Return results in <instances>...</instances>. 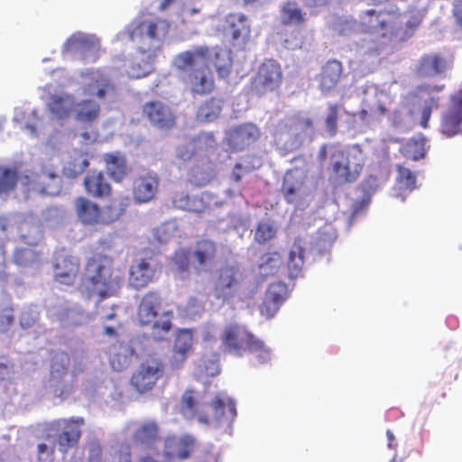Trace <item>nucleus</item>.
Instances as JSON below:
<instances>
[{
    "label": "nucleus",
    "mask_w": 462,
    "mask_h": 462,
    "mask_svg": "<svg viewBox=\"0 0 462 462\" xmlns=\"http://www.w3.org/2000/svg\"><path fill=\"white\" fill-rule=\"evenodd\" d=\"M84 422L82 417L58 419L50 422L48 430L52 432L60 453L67 454L69 449L78 446Z\"/></svg>",
    "instance_id": "nucleus-7"
},
{
    "label": "nucleus",
    "mask_w": 462,
    "mask_h": 462,
    "mask_svg": "<svg viewBox=\"0 0 462 462\" xmlns=\"http://www.w3.org/2000/svg\"><path fill=\"white\" fill-rule=\"evenodd\" d=\"M162 439L160 426L155 420L143 422L134 432L132 440L134 445L152 449Z\"/></svg>",
    "instance_id": "nucleus-23"
},
{
    "label": "nucleus",
    "mask_w": 462,
    "mask_h": 462,
    "mask_svg": "<svg viewBox=\"0 0 462 462\" xmlns=\"http://www.w3.org/2000/svg\"><path fill=\"white\" fill-rule=\"evenodd\" d=\"M74 208L79 222L85 226L102 225V208L94 201L85 197H78Z\"/></svg>",
    "instance_id": "nucleus-22"
},
{
    "label": "nucleus",
    "mask_w": 462,
    "mask_h": 462,
    "mask_svg": "<svg viewBox=\"0 0 462 462\" xmlns=\"http://www.w3.org/2000/svg\"><path fill=\"white\" fill-rule=\"evenodd\" d=\"M162 306L161 294L149 291L142 297L137 309L138 324L143 328H150V336L155 341L164 340L172 328L173 312L162 310Z\"/></svg>",
    "instance_id": "nucleus-4"
},
{
    "label": "nucleus",
    "mask_w": 462,
    "mask_h": 462,
    "mask_svg": "<svg viewBox=\"0 0 462 462\" xmlns=\"http://www.w3.org/2000/svg\"><path fill=\"white\" fill-rule=\"evenodd\" d=\"M242 281V273L237 267L226 266L220 271L215 291L217 298L227 299L234 295Z\"/></svg>",
    "instance_id": "nucleus-19"
},
{
    "label": "nucleus",
    "mask_w": 462,
    "mask_h": 462,
    "mask_svg": "<svg viewBox=\"0 0 462 462\" xmlns=\"http://www.w3.org/2000/svg\"><path fill=\"white\" fill-rule=\"evenodd\" d=\"M83 185L88 195L95 199L106 198L112 193V187L101 171H88L84 178Z\"/></svg>",
    "instance_id": "nucleus-26"
},
{
    "label": "nucleus",
    "mask_w": 462,
    "mask_h": 462,
    "mask_svg": "<svg viewBox=\"0 0 462 462\" xmlns=\"http://www.w3.org/2000/svg\"><path fill=\"white\" fill-rule=\"evenodd\" d=\"M282 257L277 251L267 252L261 256L258 269L263 276L276 273L282 264Z\"/></svg>",
    "instance_id": "nucleus-39"
},
{
    "label": "nucleus",
    "mask_w": 462,
    "mask_h": 462,
    "mask_svg": "<svg viewBox=\"0 0 462 462\" xmlns=\"http://www.w3.org/2000/svg\"><path fill=\"white\" fill-rule=\"evenodd\" d=\"M305 250L300 241H295L289 253L287 268L291 278H297L304 265Z\"/></svg>",
    "instance_id": "nucleus-35"
},
{
    "label": "nucleus",
    "mask_w": 462,
    "mask_h": 462,
    "mask_svg": "<svg viewBox=\"0 0 462 462\" xmlns=\"http://www.w3.org/2000/svg\"><path fill=\"white\" fill-rule=\"evenodd\" d=\"M243 169V165L240 162L235 164L231 178L235 182H239L242 179L241 171Z\"/></svg>",
    "instance_id": "nucleus-57"
},
{
    "label": "nucleus",
    "mask_w": 462,
    "mask_h": 462,
    "mask_svg": "<svg viewBox=\"0 0 462 462\" xmlns=\"http://www.w3.org/2000/svg\"><path fill=\"white\" fill-rule=\"evenodd\" d=\"M440 131L447 137L462 133V88L450 96L449 106L441 117Z\"/></svg>",
    "instance_id": "nucleus-14"
},
{
    "label": "nucleus",
    "mask_w": 462,
    "mask_h": 462,
    "mask_svg": "<svg viewBox=\"0 0 462 462\" xmlns=\"http://www.w3.org/2000/svg\"><path fill=\"white\" fill-rule=\"evenodd\" d=\"M155 272L156 270L152 265L150 259L134 260L129 268L128 283L135 290L145 288L152 282Z\"/></svg>",
    "instance_id": "nucleus-18"
},
{
    "label": "nucleus",
    "mask_w": 462,
    "mask_h": 462,
    "mask_svg": "<svg viewBox=\"0 0 462 462\" xmlns=\"http://www.w3.org/2000/svg\"><path fill=\"white\" fill-rule=\"evenodd\" d=\"M93 457H96L97 462L100 461V458H101V450H100V448H92L90 450L89 459H92Z\"/></svg>",
    "instance_id": "nucleus-62"
},
{
    "label": "nucleus",
    "mask_w": 462,
    "mask_h": 462,
    "mask_svg": "<svg viewBox=\"0 0 462 462\" xmlns=\"http://www.w3.org/2000/svg\"><path fill=\"white\" fill-rule=\"evenodd\" d=\"M190 258L191 250L181 247L173 253L171 262L178 272L186 273L190 267Z\"/></svg>",
    "instance_id": "nucleus-45"
},
{
    "label": "nucleus",
    "mask_w": 462,
    "mask_h": 462,
    "mask_svg": "<svg viewBox=\"0 0 462 462\" xmlns=\"http://www.w3.org/2000/svg\"><path fill=\"white\" fill-rule=\"evenodd\" d=\"M138 462H160L150 455L143 456L139 458Z\"/></svg>",
    "instance_id": "nucleus-63"
},
{
    "label": "nucleus",
    "mask_w": 462,
    "mask_h": 462,
    "mask_svg": "<svg viewBox=\"0 0 462 462\" xmlns=\"http://www.w3.org/2000/svg\"><path fill=\"white\" fill-rule=\"evenodd\" d=\"M54 280L62 285L74 284L79 273V261L77 257L59 254L54 263Z\"/></svg>",
    "instance_id": "nucleus-17"
},
{
    "label": "nucleus",
    "mask_w": 462,
    "mask_h": 462,
    "mask_svg": "<svg viewBox=\"0 0 462 462\" xmlns=\"http://www.w3.org/2000/svg\"><path fill=\"white\" fill-rule=\"evenodd\" d=\"M106 172L115 182H121L128 174L125 154L120 152H107L103 155Z\"/></svg>",
    "instance_id": "nucleus-29"
},
{
    "label": "nucleus",
    "mask_w": 462,
    "mask_h": 462,
    "mask_svg": "<svg viewBox=\"0 0 462 462\" xmlns=\"http://www.w3.org/2000/svg\"><path fill=\"white\" fill-rule=\"evenodd\" d=\"M218 254V246L216 241L200 237L197 239L191 248L192 265L198 273L209 272L216 264Z\"/></svg>",
    "instance_id": "nucleus-12"
},
{
    "label": "nucleus",
    "mask_w": 462,
    "mask_h": 462,
    "mask_svg": "<svg viewBox=\"0 0 462 462\" xmlns=\"http://www.w3.org/2000/svg\"><path fill=\"white\" fill-rule=\"evenodd\" d=\"M439 106V97H430L424 100L423 107L421 110V120L420 126L423 128H427L429 126V120L431 116V112L433 109H436Z\"/></svg>",
    "instance_id": "nucleus-50"
},
{
    "label": "nucleus",
    "mask_w": 462,
    "mask_h": 462,
    "mask_svg": "<svg viewBox=\"0 0 462 462\" xmlns=\"http://www.w3.org/2000/svg\"><path fill=\"white\" fill-rule=\"evenodd\" d=\"M282 80L280 64L274 60H266L259 67L254 79V87H278Z\"/></svg>",
    "instance_id": "nucleus-24"
},
{
    "label": "nucleus",
    "mask_w": 462,
    "mask_h": 462,
    "mask_svg": "<svg viewBox=\"0 0 462 462\" xmlns=\"http://www.w3.org/2000/svg\"><path fill=\"white\" fill-rule=\"evenodd\" d=\"M193 344L192 334L189 330L180 331L175 339L173 359L178 365H181L191 350Z\"/></svg>",
    "instance_id": "nucleus-36"
},
{
    "label": "nucleus",
    "mask_w": 462,
    "mask_h": 462,
    "mask_svg": "<svg viewBox=\"0 0 462 462\" xmlns=\"http://www.w3.org/2000/svg\"><path fill=\"white\" fill-rule=\"evenodd\" d=\"M221 103L220 99L215 97L206 101L197 112L198 119L204 122H211L217 119L221 113Z\"/></svg>",
    "instance_id": "nucleus-41"
},
{
    "label": "nucleus",
    "mask_w": 462,
    "mask_h": 462,
    "mask_svg": "<svg viewBox=\"0 0 462 462\" xmlns=\"http://www.w3.org/2000/svg\"><path fill=\"white\" fill-rule=\"evenodd\" d=\"M161 25L166 27L165 22L160 19L142 20L129 32V37L132 42L137 44L144 43L146 41L159 40Z\"/></svg>",
    "instance_id": "nucleus-25"
},
{
    "label": "nucleus",
    "mask_w": 462,
    "mask_h": 462,
    "mask_svg": "<svg viewBox=\"0 0 462 462\" xmlns=\"http://www.w3.org/2000/svg\"><path fill=\"white\" fill-rule=\"evenodd\" d=\"M343 73L342 63L337 60H329L322 67L319 80L321 87H335Z\"/></svg>",
    "instance_id": "nucleus-34"
},
{
    "label": "nucleus",
    "mask_w": 462,
    "mask_h": 462,
    "mask_svg": "<svg viewBox=\"0 0 462 462\" xmlns=\"http://www.w3.org/2000/svg\"><path fill=\"white\" fill-rule=\"evenodd\" d=\"M18 173L15 169L0 166V193H6L16 186Z\"/></svg>",
    "instance_id": "nucleus-44"
},
{
    "label": "nucleus",
    "mask_w": 462,
    "mask_h": 462,
    "mask_svg": "<svg viewBox=\"0 0 462 462\" xmlns=\"http://www.w3.org/2000/svg\"><path fill=\"white\" fill-rule=\"evenodd\" d=\"M80 77L85 79L84 83L88 87H109L107 77L100 69L82 70Z\"/></svg>",
    "instance_id": "nucleus-43"
},
{
    "label": "nucleus",
    "mask_w": 462,
    "mask_h": 462,
    "mask_svg": "<svg viewBox=\"0 0 462 462\" xmlns=\"http://www.w3.org/2000/svg\"><path fill=\"white\" fill-rule=\"evenodd\" d=\"M101 107L99 103L94 99H83L75 102L73 117L74 120L83 126H91L100 116Z\"/></svg>",
    "instance_id": "nucleus-27"
},
{
    "label": "nucleus",
    "mask_w": 462,
    "mask_h": 462,
    "mask_svg": "<svg viewBox=\"0 0 462 462\" xmlns=\"http://www.w3.org/2000/svg\"><path fill=\"white\" fill-rule=\"evenodd\" d=\"M261 136L257 125L252 123H244L234 126L226 132L224 143L233 152L245 151L254 144Z\"/></svg>",
    "instance_id": "nucleus-11"
},
{
    "label": "nucleus",
    "mask_w": 462,
    "mask_h": 462,
    "mask_svg": "<svg viewBox=\"0 0 462 462\" xmlns=\"http://www.w3.org/2000/svg\"><path fill=\"white\" fill-rule=\"evenodd\" d=\"M452 16L455 24L462 28V0H454L452 5Z\"/></svg>",
    "instance_id": "nucleus-55"
},
{
    "label": "nucleus",
    "mask_w": 462,
    "mask_h": 462,
    "mask_svg": "<svg viewBox=\"0 0 462 462\" xmlns=\"http://www.w3.org/2000/svg\"><path fill=\"white\" fill-rule=\"evenodd\" d=\"M365 166V157L359 145L344 151L335 150L330 155V169L336 180L341 183L355 182Z\"/></svg>",
    "instance_id": "nucleus-6"
},
{
    "label": "nucleus",
    "mask_w": 462,
    "mask_h": 462,
    "mask_svg": "<svg viewBox=\"0 0 462 462\" xmlns=\"http://www.w3.org/2000/svg\"><path fill=\"white\" fill-rule=\"evenodd\" d=\"M303 180L287 175L284 178L282 192L287 203L291 204L296 200L303 188Z\"/></svg>",
    "instance_id": "nucleus-40"
},
{
    "label": "nucleus",
    "mask_w": 462,
    "mask_h": 462,
    "mask_svg": "<svg viewBox=\"0 0 462 462\" xmlns=\"http://www.w3.org/2000/svg\"><path fill=\"white\" fill-rule=\"evenodd\" d=\"M106 354L113 370L119 372L130 365L134 350L127 344L118 342L110 346Z\"/></svg>",
    "instance_id": "nucleus-30"
},
{
    "label": "nucleus",
    "mask_w": 462,
    "mask_h": 462,
    "mask_svg": "<svg viewBox=\"0 0 462 462\" xmlns=\"http://www.w3.org/2000/svg\"><path fill=\"white\" fill-rule=\"evenodd\" d=\"M172 203L176 208L189 210L200 212L201 209H199L194 207V199H191L188 194L183 191L176 192L172 197Z\"/></svg>",
    "instance_id": "nucleus-51"
},
{
    "label": "nucleus",
    "mask_w": 462,
    "mask_h": 462,
    "mask_svg": "<svg viewBox=\"0 0 462 462\" xmlns=\"http://www.w3.org/2000/svg\"><path fill=\"white\" fill-rule=\"evenodd\" d=\"M152 69V65L148 61L132 62L126 69L125 72L130 79H141L146 77Z\"/></svg>",
    "instance_id": "nucleus-48"
},
{
    "label": "nucleus",
    "mask_w": 462,
    "mask_h": 462,
    "mask_svg": "<svg viewBox=\"0 0 462 462\" xmlns=\"http://www.w3.org/2000/svg\"><path fill=\"white\" fill-rule=\"evenodd\" d=\"M227 32L233 40L245 38L250 32L246 18L243 14H230L227 17Z\"/></svg>",
    "instance_id": "nucleus-38"
},
{
    "label": "nucleus",
    "mask_w": 462,
    "mask_h": 462,
    "mask_svg": "<svg viewBox=\"0 0 462 462\" xmlns=\"http://www.w3.org/2000/svg\"><path fill=\"white\" fill-rule=\"evenodd\" d=\"M89 166L88 156L82 151H74L63 167L62 173L68 179H76Z\"/></svg>",
    "instance_id": "nucleus-32"
},
{
    "label": "nucleus",
    "mask_w": 462,
    "mask_h": 462,
    "mask_svg": "<svg viewBox=\"0 0 462 462\" xmlns=\"http://www.w3.org/2000/svg\"><path fill=\"white\" fill-rule=\"evenodd\" d=\"M143 115L154 127L171 130L176 125V116L170 106L162 101H149L143 105Z\"/></svg>",
    "instance_id": "nucleus-15"
},
{
    "label": "nucleus",
    "mask_w": 462,
    "mask_h": 462,
    "mask_svg": "<svg viewBox=\"0 0 462 462\" xmlns=\"http://www.w3.org/2000/svg\"><path fill=\"white\" fill-rule=\"evenodd\" d=\"M281 23L282 25L300 26L306 22V14L295 1L288 0L283 3L280 10Z\"/></svg>",
    "instance_id": "nucleus-31"
},
{
    "label": "nucleus",
    "mask_w": 462,
    "mask_h": 462,
    "mask_svg": "<svg viewBox=\"0 0 462 462\" xmlns=\"http://www.w3.org/2000/svg\"><path fill=\"white\" fill-rule=\"evenodd\" d=\"M340 106L337 104L328 106V112L325 119L326 131L329 136H335L337 133V120Z\"/></svg>",
    "instance_id": "nucleus-47"
},
{
    "label": "nucleus",
    "mask_w": 462,
    "mask_h": 462,
    "mask_svg": "<svg viewBox=\"0 0 462 462\" xmlns=\"http://www.w3.org/2000/svg\"><path fill=\"white\" fill-rule=\"evenodd\" d=\"M193 393V391H186L184 393L181 400L182 413L189 419L197 418L199 420V416L204 414V411H199V402L196 401Z\"/></svg>",
    "instance_id": "nucleus-42"
},
{
    "label": "nucleus",
    "mask_w": 462,
    "mask_h": 462,
    "mask_svg": "<svg viewBox=\"0 0 462 462\" xmlns=\"http://www.w3.org/2000/svg\"><path fill=\"white\" fill-rule=\"evenodd\" d=\"M21 183L28 191L45 195H58L61 189V179L55 170L42 166L21 177Z\"/></svg>",
    "instance_id": "nucleus-8"
},
{
    "label": "nucleus",
    "mask_w": 462,
    "mask_h": 462,
    "mask_svg": "<svg viewBox=\"0 0 462 462\" xmlns=\"http://www.w3.org/2000/svg\"><path fill=\"white\" fill-rule=\"evenodd\" d=\"M206 140H212L214 141V136L212 134H199L198 136L194 137L191 142L194 144V146H197L198 143H201L202 141Z\"/></svg>",
    "instance_id": "nucleus-59"
},
{
    "label": "nucleus",
    "mask_w": 462,
    "mask_h": 462,
    "mask_svg": "<svg viewBox=\"0 0 462 462\" xmlns=\"http://www.w3.org/2000/svg\"><path fill=\"white\" fill-rule=\"evenodd\" d=\"M420 20L417 18H412L406 23V27L410 31V34H411L414 30L420 25Z\"/></svg>",
    "instance_id": "nucleus-61"
},
{
    "label": "nucleus",
    "mask_w": 462,
    "mask_h": 462,
    "mask_svg": "<svg viewBox=\"0 0 462 462\" xmlns=\"http://www.w3.org/2000/svg\"><path fill=\"white\" fill-rule=\"evenodd\" d=\"M425 143L426 139L422 136L411 138L401 147L400 151L406 159L419 161L426 155Z\"/></svg>",
    "instance_id": "nucleus-37"
},
{
    "label": "nucleus",
    "mask_w": 462,
    "mask_h": 462,
    "mask_svg": "<svg viewBox=\"0 0 462 462\" xmlns=\"http://www.w3.org/2000/svg\"><path fill=\"white\" fill-rule=\"evenodd\" d=\"M220 339L222 351L226 354L242 357L246 353H252L255 355L258 364H265L271 360L270 349L244 325H226Z\"/></svg>",
    "instance_id": "nucleus-3"
},
{
    "label": "nucleus",
    "mask_w": 462,
    "mask_h": 462,
    "mask_svg": "<svg viewBox=\"0 0 462 462\" xmlns=\"http://www.w3.org/2000/svg\"><path fill=\"white\" fill-rule=\"evenodd\" d=\"M451 61L440 54L423 56L419 61L416 73L421 78H430L441 74L450 66Z\"/></svg>",
    "instance_id": "nucleus-28"
},
{
    "label": "nucleus",
    "mask_w": 462,
    "mask_h": 462,
    "mask_svg": "<svg viewBox=\"0 0 462 462\" xmlns=\"http://www.w3.org/2000/svg\"><path fill=\"white\" fill-rule=\"evenodd\" d=\"M164 374V364L157 357H150L140 364L133 373L130 383L139 393L151 391Z\"/></svg>",
    "instance_id": "nucleus-9"
},
{
    "label": "nucleus",
    "mask_w": 462,
    "mask_h": 462,
    "mask_svg": "<svg viewBox=\"0 0 462 462\" xmlns=\"http://www.w3.org/2000/svg\"><path fill=\"white\" fill-rule=\"evenodd\" d=\"M130 205L128 197L114 199L102 209V225H108L118 220Z\"/></svg>",
    "instance_id": "nucleus-33"
},
{
    "label": "nucleus",
    "mask_w": 462,
    "mask_h": 462,
    "mask_svg": "<svg viewBox=\"0 0 462 462\" xmlns=\"http://www.w3.org/2000/svg\"><path fill=\"white\" fill-rule=\"evenodd\" d=\"M286 287L282 282L272 283L259 306L260 314L266 319L274 317L280 306L285 300Z\"/></svg>",
    "instance_id": "nucleus-21"
},
{
    "label": "nucleus",
    "mask_w": 462,
    "mask_h": 462,
    "mask_svg": "<svg viewBox=\"0 0 462 462\" xmlns=\"http://www.w3.org/2000/svg\"><path fill=\"white\" fill-rule=\"evenodd\" d=\"M123 278L115 274L114 258L103 253H94L85 264L81 290L88 299L97 297V303L116 296Z\"/></svg>",
    "instance_id": "nucleus-2"
},
{
    "label": "nucleus",
    "mask_w": 462,
    "mask_h": 462,
    "mask_svg": "<svg viewBox=\"0 0 462 462\" xmlns=\"http://www.w3.org/2000/svg\"><path fill=\"white\" fill-rule=\"evenodd\" d=\"M195 447V439L191 436H184L179 442L177 457L180 459L188 458Z\"/></svg>",
    "instance_id": "nucleus-53"
},
{
    "label": "nucleus",
    "mask_w": 462,
    "mask_h": 462,
    "mask_svg": "<svg viewBox=\"0 0 462 462\" xmlns=\"http://www.w3.org/2000/svg\"><path fill=\"white\" fill-rule=\"evenodd\" d=\"M205 372L207 375L214 376L219 373V366L217 361H212L210 367L205 365Z\"/></svg>",
    "instance_id": "nucleus-58"
},
{
    "label": "nucleus",
    "mask_w": 462,
    "mask_h": 462,
    "mask_svg": "<svg viewBox=\"0 0 462 462\" xmlns=\"http://www.w3.org/2000/svg\"><path fill=\"white\" fill-rule=\"evenodd\" d=\"M329 0H304V5L307 7H318L326 5Z\"/></svg>",
    "instance_id": "nucleus-60"
},
{
    "label": "nucleus",
    "mask_w": 462,
    "mask_h": 462,
    "mask_svg": "<svg viewBox=\"0 0 462 462\" xmlns=\"http://www.w3.org/2000/svg\"><path fill=\"white\" fill-rule=\"evenodd\" d=\"M356 26V22L344 21L338 23V32L340 34H346L353 31Z\"/></svg>",
    "instance_id": "nucleus-56"
},
{
    "label": "nucleus",
    "mask_w": 462,
    "mask_h": 462,
    "mask_svg": "<svg viewBox=\"0 0 462 462\" xmlns=\"http://www.w3.org/2000/svg\"><path fill=\"white\" fill-rule=\"evenodd\" d=\"M397 182L404 189L412 190L416 187V176L408 168L398 165L397 166Z\"/></svg>",
    "instance_id": "nucleus-46"
},
{
    "label": "nucleus",
    "mask_w": 462,
    "mask_h": 462,
    "mask_svg": "<svg viewBox=\"0 0 462 462\" xmlns=\"http://www.w3.org/2000/svg\"><path fill=\"white\" fill-rule=\"evenodd\" d=\"M159 180L154 172L139 175L133 181L132 194L135 202L142 204L151 201L158 189Z\"/></svg>",
    "instance_id": "nucleus-16"
},
{
    "label": "nucleus",
    "mask_w": 462,
    "mask_h": 462,
    "mask_svg": "<svg viewBox=\"0 0 462 462\" xmlns=\"http://www.w3.org/2000/svg\"><path fill=\"white\" fill-rule=\"evenodd\" d=\"M99 51L100 42L97 37L80 32L72 34L63 45V53L78 54L83 60L93 61L97 60Z\"/></svg>",
    "instance_id": "nucleus-13"
},
{
    "label": "nucleus",
    "mask_w": 462,
    "mask_h": 462,
    "mask_svg": "<svg viewBox=\"0 0 462 462\" xmlns=\"http://www.w3.org/2000/svg\"><path fill=\"white\" fill-rule=\"evenodd\" d=\"M283 43L285 48L289 50L300 49L304 44V36L301 30L293 29L289 34H286Z\"/></svg>",
    "instance_id": "nucleus-52"
},
{
    "label": "nucleus",
    "mask_w": 462,
    "mask_h": 462,
    "mask_svg": "<svg viewBox=\"0 0 462 462\" xmlns=\"http://www.w3.org/2000/svg\"><path fill=\"white\" fill-rule=\"evenodd\" d=\"M75 102L72 95L54 94L49 97L46 106L54 120L64 122L73 116Z\"/></svg>",
    "instance_id": "nucleus-20"
},
{
    "label": "nucleus",
    "mask_w": 462,
    "mask_h": 462,
    "mask_svg": "<svg viewBox=\"0 0 462 462\" xmlns=\"http://www.w3.org/2000/svg\"><path fill=\"white\" fill-rule=\"evenodd\" d=\"M276 235L274 227L268 223H259L254 232V240L258 244H264L273 239Z\"/></svg>",
    "instance_id": "nucleus-49"
},
{
    "label": "nucleus",
    "mask_w": 462,
    "mask_h": 462,
    "mask_svg": "<svg viewBox=\"0 0 462 462\" xmlns=\"http://www.w3.org/2000/svg\"><path fill=\"white\" fill-rule=\"evenodd\" d=\"M319 160L324 161L327 157V145L323 144L319 149Z\"/></svg>",
    "instance_id": "nucleus-64"
},
{
    "label": "nucleus",
    "mask_w": 462,
    "mask_h": 462,
    "mask_svg": "<svg viewBox=\"0 0 462 462\" xmlns=\"http://www.w3.org/2000/svg\"><path fill=\"white\" fill-rule=\"evenodd\" d=\"M236 417L235 402L226 396L217 395L209 404V411L199 416V422L206 425L231 424Z\"/></svg>",
    "instance_id": "nucleus-10"
},
{
    "label": "nucleus",
    "mask_w": 462,
    "mask_h": 462,
    "mask_svg": "<svg viewBox=\"0 0 462 462\" xmlns=\"http://www.w3.org/2000/svg\"><path fill=\"white\" fill-rule=\"evenodd\" d=\"M359 25L363 32L391 42L402 27V14L385 8L368 9L361 13Z\"/></svg>",
    "instance_id": "nucleus-5"
},
{
    "label": "nucleus",
    "mask_w": 462,
    "mask_h": 462,
    "mask_svg": "<svg viewBox=\"0 0 462 462\" xmlns=\"http://www.w3.org/2000/svg\"><path fill=\"white\" fill-rule=\"evenodd\" d=\"M37 455L39 462H51L54 455V448L45 443H40L37 446Z\"/></svg>",
    "instance_id": "nucleus-54"
},
{
    "label": "nucleus",
    "mask_w": 462,
    "mask_h": 462,
    "mask_svg": "<svg viewBox=\"0 0 462 462\" xmlns=\"http://www.w3.org/2000/svg\"><path fill=\"white\" fill-rule=\"evenodd\" d=\"M208 60L215 68L217 78L227 80L233 69L232 51L226 47L196 46L174 58V65L192 87H212L214 76L207 64L199 65V60Z\"/></svg>",
    "instance_id": "nucleus-1"
}]
</instances>
